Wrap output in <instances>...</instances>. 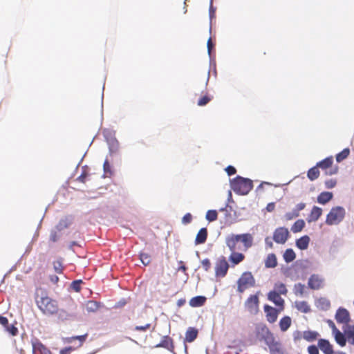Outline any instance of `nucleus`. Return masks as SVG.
I'll return each instance as SVG.
<instances>
[{
	"instance_id": "1",
	"label": "nucleus",
	"mask_w": 354,
	"mask_h": 354,
	"mask_svg": "<svg viewBox=\"0 0 354 354\" xmlns=\"http://www.w3.org/2000/svg\"><path fill=\"white\" fill-rule=\"evenodd\" d=\"M36 303L39 309L45 315H53L59 310L57 301L47 296L44 291L39 298L36 297Z\"/></svg>"
},
{
	"instance_id": "2",
	"label": "nucleus",
	"mask_w": 354,
	"mask_h": 354,
	"mask_svg": "<svg viewBox=\"0 0 354 354\" xmlns=\"http://www.w3.org/2000/svg\"><path fill=\"white\" fill-rule=\"evenodd\" d=\"M231 187L236 194L246 195L253 188V182L249 178L238 176L231 182Z\"/></svg>"
},
{
	"instance_id": "3",
	"label": "nucleus",
	"mask_w": 354,
	"mask_h": 354,
	"mask_svg": "<svg viewBox=\"0 0 354 354\" xmlns=\"http://www.w3.org/2000/svg\"><path fill=\"white\" fill-rule=\"evenodd\" d=\"M346 212L344 207L337 206L333 207L326 216V223L328 225H338L345 216Z\"/></svg>"
},
{
	"instance_id": "4",
	"label": "nucleus",
	"mask_w": 354,
	"mask_h": 354,
	"mask_svg": "<svg viewBox=\"0 0 354 354\" xmlns=\"http://www.w3.org/2000/svg\"><path fill=\"white\" fill-rule=\"evenodd\" d=\"M255 279L250 272H244L237 280V292L243 293L255 286Z\"/></svg>"
},
{
	"instance_id": "5",
	"label": "nucleus",
	"mask_w": 354,
	"mask_h": 354,
	"mask_svg": "<svg viewBox=\"0 0 354 354\" xmlns=\"http://www.w3.org/2000/svg\"><path fill=\"white\" fill-rule=\"evenodd\" d=\"M230 265L224 256L220 257L216 261L214 266L215 277L216 278H224L228 272Z\"/></svg>"
},
{
	"instance_id": "6",
	"label": "nucleus",
	"mask_w": 354,
	"mask_h": 354,
	"mask_svg": "<svg viewBox=\"0 0 354 354\" xmlns=\"http://www.w3.org/2000/svg\"><path fill=\"white\" fill-rule=\"evenodd\" d=\"M289 236L288 230L284 227L277 228L274 233L272 239L279 244H283L288 240Z\"/></svg>"
},
{
	"instance_id": "7",
	"label": "nucleus",
	"mask_w": 354,
	"mask_h": 354,
	"mask_svg": "<svg viewBox=\"0 0 354 354\" xmlns=\"http://www.w3.org/2000/svg\"><path fill=\"white\" fill-rule=\"evenodd\" d=\"M259 297L258 295H250L245 302V308L251 313H256L259 309Z\"/></svg>"
},
{
	"instance_id": "8",
	"label": "nucleus",
	"mask_w": 354,
	"mask_h": 354,
	"mask_svg": "<svg viewBox=\"0 0 354 354\" xmlns=\"http://www.w3.org/2000/svg\"><path fill=\"white\" fill-rule=\"evenodd\" d=\"M335 319L339 324L348 325L351 319L349 312L345 308H339L336 312Z\"/></svg>"
},
{
	"instance_id": "9",
	"label": "nucleus",
	"mask_w": 354,
	"mask_h": 354,
	"mask_svg": "<svg viewBox=\"0 0 354 354\" xmlns=\"http://www.w3.org/2000/svg\"><path fill=\"white\" fill-rule=\"evenodd\" d=\"M264 311L266 313L267 321L272 324L277 321L278 314L281 310H279V308L276 309L269 305H265Z\"/></svg>"
},
{
	"instance_id": "10",
	"label": "nucleus",
	"mask_w": 354,
	"mask_h": 354,
	"mask_svg": "<svg viewBox=\"0 0 354 354\" xmlns=\"http://www.w3.org/2000/svg\"><path fill=\"white\" fill-rule=\"evenodd\" d=\"M268 299L273 302L275 306H278L279 310H283L284 308V300L278 294L277 291H270L268 294Z\"/></svg>"
},
{
	"instance_id": "11",
	"label": "nucleus",
	"mask_w": 354,
	"mask_h": 354,
	"mask_svg": "<svg viewBox=\"0 0 354 354\" xmlns=\"http://www.w3.org/2000/svg\"><path fill=\"white\" fill-rule=\"evenodd\" d=\"M0 324L2 325L5 330L12 336H16L18 333V328L13 324L9 325L8 319L2 315H0Z\"/></svg>"
},
{
	"instance_id": "12",
	"label": "nucleus",
	"mask_w": 354,
	"mask_h": 354,
	"mask_svg": "<svg viewBox=\"0 0 354 354\" xmlns=\"http://www.w3.org/2000/svg\"><path fill=\"white\" fill-rule=\"evenodd\" d=\"M238 237L239 241L243 244L245 250L251 248L253 245V236L251 234L245 233L238 234Z\"/></svg>"
},
{
	"instance_id": "13",
	"label": "nucleus",
	"mask_w": 354,
	"mask_h": 354,
	"mask_svg": "<svg viewBox=\"0 0 354 354\" xmlns=\"http://www.w3.org/2000/svg\"><path fill=\"white\" fill-rule=\"evenodd\" d=\"M308 286L313 290H318L322 287L323 280L318 275L313 274L308 279Z\"/></svg>"
},
{
	"instance_id": "14",
	"label": "nucleus",
	"mask_w": 354,
	"mask_h": 354,
	"mask_svg": "<svg viewBox=\"0 0 354 354\" xmlns=\"http://www.w3.org/2000/svg\"><path fill=\"white\" fill-rule=\"evenodd\" d=\"M239 242L238 234H231L227 236L225 239L226 245L228 247L230 250L232 252H235L237 249V244Z\"/></svg>"
},
{
	"instance_id": "15",
	"label": "nucleus",
	"mask_w": 354,
	"mask_h": 354,
	"mask_svg": "<svg viewBox=\"0 0 354 354\" xmlns=\"http://www.w3.org/2000/svg\"><path fill=\"white\" fill-rule=\"evenodd\" d=\"M318 346L324 354H333V346L327 339H319Z\"/></svg>"
},
{
	"instance_id": "16",
	"label": "nucleus",
	"mask_w": 354,
	"mask_h": 354,
	"mask_svg": "<svg viewBox=\"0 0 354 354\" xmlns=\"http://www.w3.org/2000/svg\"><path fill=\"white\" fill-rule=\"evenodd\" d=\"M322 214V209L317 206H314L307 218V221L308 223L315 222L319 218Z\"/></svg>"
},
{
	"instance_id": "17",
	"label": "nucleus",
	"mask_w": 354,
	"mask_h": 354,
	"mask_svg": "<svg viewBox=\"0 0 354 354\" xmlns=\"http://www.w3.org/2000/svg\"><path fill=\"white\" fill-rule=\"evenodd\" d=\"M245 259V255L242 253L232 252L230 257L229 261L231 262L233 266L238 265L242 262Z\"/></svg>"
},
{
	"instance_id": "18",
	"label": "nucleus",
	"mask_w": 354,
	"mask_h": 354,
	"mask_svg": "<svg viewBox=\"0 0 354 354\" xmlns=\"http://www.w3.org/2000/svg\"><path fill=\"white\" fill-rule=\"evenodd\" d=\"M207 238V230L206 228H201L196 234L195 239L196 245L204 243Z\"/></svg>"
},
{
	"instance_id": "19",
	"label": "nucleus",
	"mask_w": 354,
	"mask_h": 354,
	"mask_svg": "<svg viewBox=\"0 0 354 354\" xmlns=\"http://www.w3.org/2000/svg\"><path fill=\"white\" fill-rule=\"evenodd\" d=\"M346 339L348 342L354 345V326L346 325L344 328Z\"/></svg>"
},
{
	"instance_id": "20",
	"label": "nucleus",
	"mask_w": 354,
	"mask_h": 354,
	"mask_svg": "<svg viewBox=\"0 0 354 354\" xmlns=\"http://www.w3.org/2000/svg\"><path fill=\"white\" fill-rule=\"evenodd\" d=\"M333 193L329 192H323L317 196V202L319 204L324 205L333 198Z\"/></svg>"
},
{
	"instance_id": "21",
	"label": "nucleus",
	"mask_w": 354,
	"mask_h": 354,
	"mask_svg": "<svg viewBox=\"0 0 354 354\" xmlns=\"http://www.w3.org/2000/svg\"><path fill=\"white\" fill-rule=\"evenodd\" d=\"M279 328L282 332H286L292 324V319L289 316L283 317L279 321Z\"/></svg>"
},
{
	"instance_id": "22",
	"label": "nucleus",
	"mask_w": 354,
	"mask_h": 354,
	"mask_svg": "<svg viewBox=\"0 0 354 354\" xmlns=\"http://www.w3.org/2000/svg\"><path fill=\"white\" fill-rule=\"evenodd\" d=\"M277 266L276 255L273 253L269 254L265 259V266L267 268H274Z\"/></svg>"
},
{
	"instance_id": "23",
	"label": "nucleus",
	"mask_w": 354,
	"mask_h": 354,
	"mask_svg": "<svg viewBox=\"0 0 354 354\" xmlns=\"http://www.w3.org/2000/svg\"><path fill=\"white\" fill-rule=\"evenodd\" d=\"M198 330L193 327H189L185 333V341L187 342H192L198 336Z\"/></svg>"
},
{
	"instance_id": "24",
	"label": "nucleus",
	"mask_w": 354,
	"mask_h": 354,
	"mask_svg": "<svg viewBox=\"0 0 354 354\" xmlns=\"http://www.w3.org/2000/svg\"><path fill=\"white\" fill-rule=\"evenodd\" d=\"M206 300L204 296H196L189 300V305L192 307H201L205 304Z\"/></svg>"
},
{
	"instance_id": "25",
	"label": "nucleus",
	"mask_w": 354,
	"mask_h": 354,
	"mask_svg": "<svg viewBox=\"0 0 354 354\" xmlns=\"http://www.w3.org/2000/svg\"><path fill=\"white\" fill-rule=\"evenodd\" d=\"M310 242L308 236L305 235L299 238L296 241V245L300 250H306L308 248Z\"/></svg>"
},
{
	"instance_id": "26",
	"label": "nucleus",
	"mask_w": 354,
	"mask_h": 354,
	"mask_svg": "<svg viewBox=\"0 0 354 354\" xmlns=\"http://www.w3.org/2000/svg\"><path fill=\"white\" fill-rule=\"evenodd\" d=\"M333 162V158L332 156L326 158L323 160L317 163V167L321 168L322 169L327 170L330 168Z\"/></svg>"
},
{
	"instance_id": "27",
	"label": "nucleus",
	"mask_w": 354,
	"mask_h": 354,
	"mask_svg": "<svg viewBox=\"0 0 354 354\" xmlns=\"http://www.w3.org/2000/svg\"><path fill=\"white\" fill-rule=\"evenodd\" d=\"M295 308L300 312L308 313L310 311V307L307 301H301L295 302Z\"/></svg>"
},
{
	"instance_id": "28",
	"label": "nucleus",
	"mask_w": 354,
	"mask_h": 354,
	"mask_svg": "<svg viewBox=\"0 0 354 354\" xmlns=\"http://www.w3.org/2000/svg\"><path fill=\"white\" fill-rule=\"evenodd\" d=\"M334 335L335 339L336 342L340 346H344L346 343V338L345 333L343 334L341 331L337 330L335 333H333Z\"/></svg>"
},
{
	"instance_id": "29",
	"label": "nucleus",
	"mask_w": 354,
	"mask_h": 354,
	"mask_svg": "<svg viewBox=\"0 0 354 354\" xmlns=\"http://www.w3.org/2000/svg\"><path fill=\"white\" fill-rule=\"evenodd\" d=\"M159 346L164 347L169 351H173L174 348L173 340L169 336H165Z\"/></svg>"
},
{
	"instance_id": "30",
	"label": "nucleus",
	"mask_w": 354,
	"mask_h": 354,
	"mask_svg": "<svg viewBox=\"0 0 354 354\" xmlns=\"http://www.w3.org/2000/svg\"><path fill=\"white\" fill-rule=\"evenodd\" d=\"M319 336V333L316 331L306 330L303 333V338L307 342H313L317 339Z\"/></svg>"
},
{
	"instance_id": "31",
	"label": "nucleus",
	"mask_w": 354,
	"mask_h": 354,
	"mask_svg": "<svg viewBox=\"0 0 354 354\" xmlns=\"http://www.w3.org/2000/svg\"><path fill=\"white\" fill-rule=\"evenodd\" d=\"M262 330L265 332L266 336L264 337L265 341L266 344L270 347V350H272V345L274 343V337L271 332L269 330V329L267 327H263L262 328Z\"/></svg>"
},
{
	"instance_id": "32",
	"label": "nucleus",
	"mask_w": 354,
	"mask_h": 354,
	"mask_svg": "<svg viewBox=\"0 0 354 354\" xmlns=\"http://www.w3.org/2000/svg\"><path fill=\"white\" fill-rule=\"evenodd\" d=\"M305 227V222L302 219L296 221L291 227V231L293 233H297L301 232Z\"/></svg>"
},
{
	"instance_id": "33",
	"label": "nucleus",
	"mask_w": 354,
	"mask_h": 354,
	"mask_svg": "<svg viewBox=\"0 0 354 354\" xmlns=\"http://www.w3.org/2000/svg\"><path fill=\"white\" fill-rule=\"evenodd\" d=\"M100 307L99 303L95 301L90 300L88 301L85 304V308L87 312H95L98 310Z\"/></svg>"
},
{
	"instance_id": "34",
	"label": "nucleus",
	"mask_w": 354,
	"mask_h": 354,
	"mask_svg": "<svg viewBox=\"0 0 354 354\" xmlns=\"http://www.w3.org/2000/svg\"><path fill=\"white\" fill-rule=\"evenodd\" d=\"M272 291H277L279 295H286L288 292L286 285L281 282L275 283Z\"/></svg>"
},
{
	"instance_id": "35",
	"label": "nucleus",
	"mask_w": 354,
	"mask_h": 354,
	"mask_svg": "<svg viewBox=\"0 0 354 354\" xmlns=\"http://www.w3.org/2000/svg\"><path fill=\"white\" fill-rule=\"evenodd\" d=\"M319 167L317 165L308 171L307 176L310 180H316L319 176Z\"/></svg>"
},
{
	"instance_id": "36",
	"label": "nucleus",
	"mask_w": 354,
	"mask_h": 354,
	"mask_svg": "<svg viewBox=\"0 0 354 354\" xmlns=\"http://www.w3.org/2000/svg\"><path fill=\"white\" fill-rule=\"evenodd\" d=\"M296 258V254L292 249H287L283 254V259L286 263L292 262Z\"/></svg>"
},
{
	"instance_id": "37",
	"label": "nucleus",
	"mask_w": 354,
	"mask_h": 354,
	"mask_svg": "<svg viewBox=\"0 0 354 354\" xmlns=\"http://www.w3.org/2000/svg\"><path fill=\"white\" fill-rule=\"evenodd\" d=\"M350 154V149L348 148L344 149L341 152L336 155V160L338 162H342L346 159Z\"/></svg>"
},
{
	"instance_id": "38",
	"label": "nucleus",
	"mask_w": 354,
	"mask_h": 354,
	"mask_svg": "<svg viewBox=\"0 0 354 354\" xmlns=\"http://www.w3.org/2000/svg\"><path fill=\"white\" fill-rule=\"evenodd\" d=\"M32 349L33 351H39L41 353H46V352H49V351L44 346L41 342H36L32 343Z\"/></svg>"
},
{
	"instance_id": "39",
	"label": "nucleus",
	"mask_w": 354,
	"mask_h": 354,
	"mask_svg": "<svg viewBox=\"0 0 354 354\" xmlns=\"http://www.w3.org/2000/svg\"><path fill=\"white\" fill-rule=\"evenodd\" d=\"M87 337H88L87 333L82 335H79V336H73L68 339V342H72L73 341L77 339L80 342L79 346H81L83 344V343L86 341Z\"/></svg>"
},
{
	"instance_id": "40",
	"label": "nucleus",
	"mask_w": 354,
	"mask_h": 354,
	"mask_svg": "<svg viewBox=\"0 0 354 354\" xmlns=\"http://www.w3.org/2000/svg\"><path fill=\"white\" fill-rule=\"evenodd\" d=\"M218 213L216 210H208L205 216L206 219L209 222L216 221Z\"/></svg>"
},
{
	"instance_id": "41",
	"label": "nucleus",
	"mask_w": 354,
	"mask_h": 354,
	"mask_svg": "<svg viewBox=\"0 0 354 354\" xmlns=\"http://www.w3.org/2000/svg\"><path fill=\"white\" fill-rule=\"evenodd\" d=\"M140 259L141 262L145 266H148L151 263V256L149 254L141 252L140 254Z\"/></svg>"
},
{
	"instance_id": "42",
	"label": "nucleus",
	"mask_w": 354,
	"mask_h": 354,
	"mask_svg": "<svg viewBox=\"0 0 354 354\" xmlns=\"http://www.w3.org/2000/svg\"><path fill=\"white\" fill-rule=\"evenodd\" d=\"M53 267L55 272L58 274H61L63 272V265L61 260H57L53 262Z\"/></svg>"
},
{
	"instance_id": "43",
	"label": "nucleus",
	"mask_w": 354,
	"mask_h": 354,
	"mask_svg": "<svg viewBox=\"0 0 354 354\" xmlns=\"http://www.w3.org/2000/svg\"><path fill=\"white\" fill-rule=\"evenodd\" d=\"M305 286L301 283L295 285V293L296 295H303L305 291Z\"/></svg>"
},
{
	"instance_id": "44",
	"label": "nucleus",
	"mask_w": 354,
	"mask_h": 354,
	"mask_svg": "<svg viewBox=\"0 0 354 354\" xmlns=\"http://www.w3.org/2000/svg\"><path fill=\"white\" fill-rule=\"evenodd\" d=\"M298 216H299V214L295 212V211L294 209H292V212H287L284 215V219L288 221H291Z\"/></svg>"
},
{
	"instance_id": "45",
	"label": "nucleus",
	"mask_w": 354,
	"mask_h": 354,
	"mask_svg": "<svg viewBox=\"0 0 354 354\" xmlns=\"http://www.w3.org/2000/svg\"><path fill=\"white\" fill-rule=\"evenodd\" d=\"M211 97L208 95H204L202 97H201L198 101V106H205L209 102H210Z\"/></svg>"
},
{
	"instance_id": "46",
	"label": "nucleus",
	"mask_w": 354,
	"mask_h": 354,
	"mask_svg": "<svg viewBox=\"0 0 354 354\" xmlns=\"http://www.w3.org/2000/svg\"><path fill=\"white\" fill-rule=\"evenodd\" d=\"M201 265L205 271L208 272L211 268V261L209 259H205L201 261Z\"/></svg>"
},
{
	"instance_id": "47",
	"label": "nucleus",
	"mask_w": 354,
	"mask_h": 354,
	"mask_svg": "<svg viewBox=\"0 0 354 354\" xmlns=\"http://www.w3.org/2000/svg\"><path fill=\"white\" fill-rule=\"evenodd\" d=\"M192 216L190 213H187L182 218V223L185 225L189 224L192 222Z\"/></svg>"
},
{
	"instance_id": "48",
	"label": "nucleus",
	"mask_w": 354,
	"mask_h": 354,
	"mask_svg": "<svg viewBox=\"0 0 354 354\" xmlns=\"http://www.w3.org/2000/svg\"><path fill=\"white\" fill-rule=\"evenodd\" d=\"M82 283L81 280H76L72 282L71 287L76 292H79L81 289L80 285Z\"/></svg>"
},
{
	"instance_id": "49",
	"label": "nucleus",
	"mask_w": 354,
	"mask_h": 354,
	"mask_svg": "<svg viewBox=\"0 0 354 354\" xmlns=\"http://www.w3.org/2000/svg\"><path fill=\"white\" fill-rule=\"evenodd\" d=\"M151 324H146L144 326H136L134 328V330L137 331H146L147 330H149L151 328Z\"/></svg>"
},
{
	"instance_id": "50",
	"label": "nucleus",
	"mask_w": 354,
	"mask_h": 354,
	"mask_svg": "<svg viewBox=\"0 0 354 354\" xmlns=\"http://www.w3.org/2000/svg\"><path fill=\"white\" fill-rule=\"evenodd\" d=\"M337 184V181L335 179H330L325 181V186L328 189L333 188Z\"/></svg>"
},
{
	"instance_id": "51",
	"label": "nucleus",
	"mask_w": 354,
	"mask_h": 354,
	"mask_svg": "<svg viewBox=\"0 0 354 354\" xmlns=\"http://www.w3.org/2000/svg\"><path fill=\"white\" fill-rule=\"evenodd\" d=\"M309 354H319V349L315 345H310L308 347Z\"/></svg>"
},
{
	"instance_id": "52",
	"label": "nucleus",
	"mask_w": 354,
	"mask_h": 354,
	"mask_svg": "<svg viewBox=\"0 0 354 354\" xmlns=\"http://www.w3.org/2000/svg\"><path fill=\"white\" fill-rule=\"evenodd\" d=\"M103 167H104V171L105 174H111V165H110L108 160H106L104 161V165H103Z\"/></svg>"
},
{
	"instance_id": "53",
	"label": "nucleus",
	"mask_w": 354,
	"mask_h": 354,
	"mask_svg": "<svg viewBox=\"0 0 354 354\" xmlns=\"http://www.w3.org/2000/svg\"><path fill=\"white\" fill-rule=\"evenodd\" d=\"M225 171L227 172V174L229 175V176H232V175H234L236 174V169L232 166V165H229L227 166L225 169Z\"/></svg>"
},
{
	"instance_id": "54",
	"label": "nucleus",
	"mask_w": 354,
	"mask_h": 354,
	"mask_svg": "<svg viewBox=\"0 0 354 354\" xmlns=\"http://www.w3.org/2000/svg\"><path fill=\"white\" fill-rule=\"evenodd\" d=\"M88 176V173L86 171H82L80 176L77 178V180L84 183L86 182V179Z\"/></svg>"
},
{
	"instance_id": "55",
	"label": "nucleus",
	"mask_w": 354,
	"mask_h": 354,
	"mask_svg": "<svg viewBox=\"0 0 354 354\" xmlns=\"http://www.w3.org/2000/svg\"><path fill=\"white\" fill-rule=\"evenodd\" d=\"M306 207V204L304 203H300L297 204L294 209L295 212L298 213L299 214V212L303 210Z\"/></svg>"
},
{
	"instance_id": "56",
	"label": "nucleus",
	"mask_w": 354,
	"mask_h": 354,
	"mask_svg": "<svg viewBox=\"0 0 354 354\" xmlns=\"http://www.w3.org/2000/svg\"><path fill=\"white\" fill-rule=\"evenodd\" d=\"M58 239H59V235L57 234V233L56 232H51L50 235V240L52 242H56L58 241Z\"/></svg>"
},
{
	"instance_id": "57",
	"label": "nucleus",
	"mask_w": 354,
	"mask_h": 354,
	"mask_svg": "<svg viewBox=\"0 0 354 354\" xmlns=\"http://www.w3.org/2000/svg\"><path fill=\"white\" fill-rule=\"evenodd\" d=\"M274 209H275V203H274V202L269 203L266 207V211L268 212H273L274 210Z\"/></svg>"
},
{
	"instance_id": "58",
	"label": "nucleus",
	"mask_w": 354,
	"mask_h": 354,
	"mask_svg": "<svg viewBox=\"0 0 354 354\" xmlns=\"http://www.w3.org/2000/svg\"><path fill=\"white\" fill-rule=\"evenodd\" d=\"M265 243H266V245L269 248H273V243H272V239H271L270 236H267V237L265 239Z\"/></svg>"
},
{
	"instance_id": "59",
	"label": "nucleus",
	"mask_w": 354,
	"mask_h": 354,
	"mask_svg": "<svg viewBox=\"0 0 354 354\" xmlns=\"http://www.w3.org/2000/svg\"><path fill=\"white\" fill-rule=\"evenodd\" d=\"M327 323L330 328L332 329L333 333H335L337 330H339L332 320H328Z\"/></svg>"
},
{
	"instance_id": "60",
	"label": "nucleus",
	"mask_w": 354,
	"mask_h": 354,
	"mask_svg": "<svg viewBox=\"0 0 354 354\" xmlns=\"http://www.w3.org/2000/svg\"><path fill=\"white\" fill-rule=\"evenodd\" d=\"M301 336H303V335H301V332H299V331H295L293 333V337H294V340L295 342L300 340L301 338Z\"/></svg>"
},
{
	"instance_id": "61",
	"label": "nucleus",
	"mask_w": 354,
	"mask_h": 354,
	"mask_svg": "<svg viewBox=\"0 0 354 354\" xmlns=\"http://www.w3.org/2000/svg\"><path fill=\"white\" fill-rule=\"evenodd\" d=\"M73 349L72 347H67L60 351V354H69Z\"/></svg>"
},
{
	"instance_id": "62",
	"label": "nucleus",
	"mask_w": 354,
	"mask_h": 354,
	"mask_svg": "<svg viewBox=\"0 0 354 354\" xmlns=\"http://www.w3.org/2000/svg\"><path fill=\"white\" fill-rule=\"evenodd\" d=\"M185 303H186V299H184V298H182V299H179L177 301L176 304H177V306H178V308H180V307H181V306H184Z\"/></svg>"
},
{
	"instance_id": "63",
	"label": "nucleus",
	"mask_w": 354,
	"mask_h": 354,
	"mask_svg": "<svg viewBox=\"0 0 354 354\" xmlns=\"http://www.w3.org/2000/svg\"><path fill=\"white\" fill-rule=\"evenodd\" d=\"M319 302L324 305L326 308H328L330 306V302L325 299H320L319 300Z\"/></svg>"
},
{
	"instance_id": "64",
	"label": "nucleus",
	"mask_w": 354,
	"mask_h": 354,
	"mask_svg": "<svg viewBox=\"0 0 354 354\" xmlns=\"http://www.w3.org/2000/svg\"><path fill=\"white\" fill-rule=\"evenodd\" d=\"M50 280L53 283H57L59 281V277L57 275H51Z\"/></svg>"
}]
</instances>
